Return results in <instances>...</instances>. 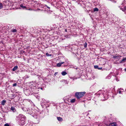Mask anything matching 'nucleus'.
I'll use <instances>...</instances> for the list:
<instances>
[{"label": "nucleus", "instance_id": "obj_8", "mask_svg": "<svg viewBox=\"0 0 126 126\" xmlns=\"http://www.w3.org/2000/svg\"><path fill=\"white\" fill-rule=\"evenodd\" d=\"M121 10H122V11L125 12V13L126 14V7H124V8H121Z\"/></svg>", "mask_w": 126, "mask_h": 126}, {"label": "nucleus", "instance_id": "obj_12", "mask_svg": "<svg viewBox=\"0 0 126 126\" xmlns=\"http://www.w3.org/2000/svg\"><path fill=\"white\" fill-rule=\"evenodd\" d=\"M75 101V99H72L70 100V102H71V103H74V102Z\"/></svg>", "mask_w": 126, "mask_h": 126}, {"label": "nucleus", "instance_id": "obj_14", "mask_svg": "<svg viewBox=\"0 0 126 126\" xmlns=\"http://www.w3.org/2000/svg\"><path fill=\"white\" fill-rule=\"evenodd\" d=\"M98 9L96 8H94V11H98Z\"/></svg>", "mask_w": 126, "mask_h": 126}, {"label": "nucleus", "instance_id": "obj_22", "mask_svg": "<svg viewBox=\"0 0 126 126\" xmlns=\"http://www.w3.org/2000/svg\"><path fill=\"white\" fill-rule=\"evenodd\" d=\"M16 85H17V84L16 83H15L14 84H13V86L14 87L15 86H16Z\"/></svg>", "mask_w": 126, "mask_h": 126}, {"label": "nucleus", "instance_id": "obj_25", "mask_svg": "<svg viewBox=\"0 0 126 126\" xmlns=\"http://www.w3.org/2000/svg\"><path fill=\"white\" fill-rule=\"evenodd\" d=\"M65 32H66L67 31V30H65Z\"/></svg>", "mask_w": 126, "mask_h": 126}, {"label": "nucleus", "instance_id": "obj_23", "mask_svg": "<svg viewBox=\"0 0 126 126\" xmlns=\"http://www.w3.org/2000/svg\"><path fill=\"white\" fill-rule=\"evenodd\" d=\"M119 93L120 94H121V91H119Z\"/></svg>", "mask_w": 126, "mask_h": 126}, {"label": "nucleus", "instance_id": "obj_3", "mask_svg": "<svg viewBox=\"0 0 126 126\" xmlns=\"http://www.w3.org/2000/svg\"><path fill=\"white\" fill-rule=\"evenodd\" d=\"M64 63V62H63L61 63H57V66L58 67H60L61 65L62 64H63Z\"/></svg>", "mask_w": 126, "mask_h": 126}, {"label": "nucleus", "instance_id": "obj_17", "mask_svg": "<svg viewBox=\"0 0 126 126\" xmlns=\"http://www.w3.org/2000/svg\"><path fill=\"white\" fill-rule=\"evenodd\" d=\"M46 55L47 56H51V54H49L47 53H46Z\"/></svg>", "mask_w": 126, "mask_h": 126}, {"label": "nucleus", "instance_id": "obj_5", "mask_svg": "<svg viewBox=\"0 0 126 126\" xmlns=\"http://www.w3.org/2000/svg\"><path fill=\"white\" fill-rule=\"evenodd\" d=\"M109 126H117L116 124L115 123H113L110 124Z\"/></svg>", "mask_w": 126, "mask_h": 126}, {"label": "nucleus", "instance_id": "obj_28", "mask_svg": "<svg viewBox=\"0 0 126 126\" xmlns=\"http://www.w3.org/2000/svg\"><path fill=\"white\" fill-rule=\"evenodd\" d=\"M70 79H72V78H71V77H70Z\"/></svg>", "mask_w": 126, "mask_h": 126}, {"label": "nucleus", "instance_id": "obj_19", "mask_svg": "<svg viewBox=\"0 0 126 126\" xmlns=\"http://www.w3.org/2000/svg\"><path fill=\"white\" fill-rule=\"evenodd\" d=\"M20 7H21L23 8H26V6H23L22 5H20Z\"/></svg>", "mask_w": 126, "mask_h": 126}, {"label": "nucleus", "instance_id": "obj_7", "mask_svg": "<svg viewBox=\"0 0 126 126\" xmlns=\"http://www.w3.org/2000/svg\"><path fill=\"white\" fill-rule=\"evenodd\" d=\"M121 56H114L113 58L115 59H120Z\"/></svg>", "mask_w": 126, "mask_h": 126}, {"label": "nucleus", "instance_id": "obj_24", "mask_svg": "<svg viewBox=\"0 0 126 126\" xmlns=\"http://www.w3.org/2000/svg\"><path fill=\"white\" fill-rule=\"evenodd\" d=\"M47 7L49 9L50 8L49 7L47 6Z\"/></svg>", "mask_w": 126, "mask_h": 126}, {"label": "nucleus", "instance_id": "obj_6", "mask_svg": "<svg viewBox=\"0 0 126 126\" xmlns=\"http://www.w3.org/2000/svg\"><path fill=\"white\" fill-rule=\"evenodd\" d=\"M94 67L95 69H98L99 70H101L102 69V67L99 68L98 66L97 65H95L94 66Z\"/></svg>", "mask_w": 126, "mask_h": 126}, {"label": "nucleus", "instance_id": "obj_9", "mask_svg": "<svg viewBox=\"0 0 126 126\" xmlns=\"http://www.w3.org/2000/svg\"><path fill=\"white\" fill-rule=\"evenodd\" d=\"M62 75L63 76H64L67 74L66 72L65 71H63L61 73Z\"/></svg>", "mask_w": 126, "mask_h": 126}, {"label": "nucleus", "instance_id": "obj_20", "mask_svg": "<svg viewBox=\"0 0 126 126\" xmlns=\"http://www.w3.org/2000/svg\"><path fill=\"white\" fill-rule=\"evenodd\" d=\"M24 116L23 115H22V114H20L19 115V116H21L22 117H24Z\"/></svg>", "mask_w": 126, "mask_h": 126}, {"label": "nucleus", "instance_id": "obj_16", "mask_svg": "<svg viewBox=\"0 0 126 126\" xmlns=\"http://www.w3.org/2000/svg\"><path fill=\"white\" fill-rule=\"evenodd\" d=\"M3 6L1 3H0V9H2L3 7Z\"/></svg>", "mask_w": 126, "mask_h": 126}, {"label": "nucleus", "instance_id": "obj_11", "mask_svg": "<svg viewBox=\"0 0 126 126\" xmlns=\"http://www.w3.org/2000/svg\"><path fill=\"white\" fill-rule=\"evenodd\" d=\"M57 118L58 120L59 121H61L63 120L62 118L60 117H57Z\"/></svg>", "mask_w": 126, "mask_h": 126}, {"label": "nucleus", "instance_id": "obj_10", "mask_svg": "<svg viewBox=\"0 0 126 126\" xmlns=\"http://www.w3.org/2000/svg\"><path fill=\"white\" fill-rule=\"evenodd\" d=\"M18 68V66H16L12 70L13 71H15Z\"/></svg>", "mask_w": 126, "mask_h": 126}, {"label": "nucleus", "instance_id": "obj_21", "mask_svg": "<svg viewBox=\"0 0 126 126\" xmlns=\"http://www.w3.org/2000/svg\"><path fill=\"white\" fill-rule=\"evenodd\" d=\"M4 126H9V125L8 124L6 123L5 124Z\"/></svg>", "mask_w": 126, "mask_h": 126}, {"label": "nucleus", "instance_id": "obj_1", "mask_svg": "<svg viewBox=\"0 0 126 126\" xmlns=\"http://www.w3.org/2000/svg\"><path fill=\"white\" fill-rule=\"evenodd\" d=\"M85 92H76L75 94V95L78 99H79L84 96L85 94Z\"/></svg>", "mask_w": 126, "mask_h": 126}, {"label": "nucleus", "instance_id": "obj_4", "mask_svg": "<svg viewBox=\"0 0 126 126\" xmlns=\"http://www.w3.org/2000/svg\"><path fill=\"white\" fill-rule=\"evenodd\" d=\"M6 100H3V101H1V104L2 105H5V103H6Z\"/></svg>", "mask_w": 126, "mask_h": 126}, {"label": "nucleus", "instance_id": "obj_2", "mask_svg": "<svg viewBox=\"0 0 126 126\" xmlns=\"http://www.w3.org/2000/svg\"><path fill=\"white\" fill-rule=\"evenodd\" d=\"M126 61V58H123L122 60L120 62V63H124Z\"/></svg>", "mask_w": 126, "mask_h": 126}, {"label": "nucleus", "instance_id": "obj_27", "mask_svg": "<svg viewBox=\"0 0 126 126\" xmlns=\"http://www.w3.org/2000/svg\"><path fill=\"white\" fill-rule=\"evenodd\" d=\"M98 126H101V125H98Z\"/></svg>", "mask_w": 126, "mask_h": 126}, {"label": "nucleus", "instance_id": "obj_15", "mask_svg": "<svg viewBox=\"0 0 126 126\" xmlns=\"http://www.w3.org/2000/svg\"><path fill=\"white\" fill-rule=\"evenodd\" d=\"M15 109V108L14 107H12L11 108V110L12 111L14 110Z\"/></svg>", "mask_w": 126, "mask_h": 126}, {"label": "nucleus", "instance_id": "obj_18", "mask_svg": "<svg viewBox=\"0 0 126 126\" xmlns=\"http://www.w3.org/2000/svg\"><path fill=\"white\" fill-rule=\"evenodd\" d=\"M87 44L86 43H85L84 44V47L86 48L87 47Z\"/></svg>", "mask_w": 126, "mask_h": 126}, {"label": "nucleus", "instance_id": "obj_26", "mask_svg": "<svg viewBox=\"0 0 126 126\" xmlns=\"http://www.w3.org/2000/svg\"><path fill=\"white\" fill-rule=\"evenodd\" d=\"M125 70L126 71V68L125 69Z\"/></svg>", "mask_w": 126, "mask_h": 126}, {"label": "nucleus", "instance_id": "obj_13", "mask_svg": "<svg viewBox=\"0 0 126 126\" xmlns=\"http://www.w3.org/2000/svg\"><path fill=\"white\" fill-rule=\"evenodd\" d=\"M11 31L14 32H16V30L15 29H12L11 30Z\"/></svg>", "mask_w": 126, "mask_h": 126}]
</instances>
